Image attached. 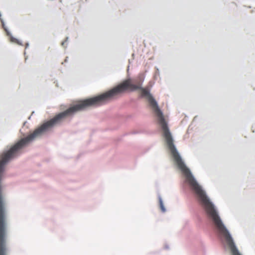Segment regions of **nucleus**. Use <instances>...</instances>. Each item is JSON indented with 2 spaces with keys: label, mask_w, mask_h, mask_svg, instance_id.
I'll return each mask as SVG.
<instances>
[{
  "label": "nucleus",
  "mask_w": 255,
  "mask_h": 255,
  "mask_svg": "<svg viewBox=\"0 0 255 255\" xmlns=\"http://www.w3.org/2000/svg\"><path fill=\"white\" fill-rule=\"evenodd\" d=\"M7 35L9 36V39L11 42L16 43L20 45H22L21 42L19 41L18 39L10 35L8 32H7Z\"/></svg>",
  "instance_id": "f03ea898"
},
{
  "label": "nucleus",
  "mask_w": 255,
  "mask_h": 255,
  "mask_svg": "<svg viewBox=\"0 0 255 255\" xmlns=\"http://www.w3.org/2000/svg\"><path fill=\"white\" fill-rule=\"evenodd\" d=\"M158 200H159V203L160 208L161 211L162 212H165L166 211V209L163 205V201H162V198L161 197H160V196L158 197Z\"/></svg>",
  "instance_id": "7ed1b4c3"
},
{
  "label": "nucleus",
  "mask_w": 255,
  "mask_h": 255,
  "mask_svg": "<svg viewBox=\"0 0 255 255\" xmlns=\"http://www.w3.org/2000/svg\"><path fill=\"white\" fill-rule=\"evenodd\" d=\"M64 121H48L36 129L33 133L23 138L12 146L9 150L2 153L0 160V255L7 253L6 247V218L5 204L1 195V181L6 164L16 156L20 151L35 137L51 129L55 125L60 124Z\"/></svg>",
  "instance_id": "f257e3e1"
}]
</instances>
